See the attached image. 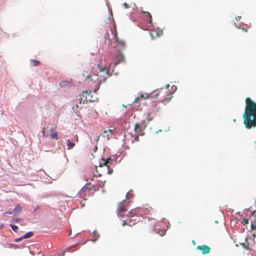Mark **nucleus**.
I'll return each mask as SVG.
<instances>
[{
  "label": "nucleus",
  "instance_id": "1a4fd4ad",
  "mask_svg": "<svg viewBox=\"0 0 256 256\" xmlns=\"http://www.w3.org/2000/svg\"><path fill=\"white\" fill-rule=\"evenodd\" d=\"M114 37L116 39V40L119 46H120L122 49H124L126 48V42L124 40L120 39L118 36V34L116 31V26H114Z\"/></svg>",
  "mask_w": 256,
  "mask_h": 256
},
{
  "label": "nucleus",
  "instance_id": "f8f14e48",
  "mask_svg": "<svg viewBox=\"0 0 256 256\" xmlns=\"http://www.w3.org/2000/svg\"><path fill=\"white\" fill-rule=\"evenodd\" d=\"M150 34L152 37L153 38L154 36L156 34V37H159L163 34V32L162 30L158 28L157 30H152L150 32Z\"/></svg>",
  "mask_w": 256,
  "mask_h": 256
},
{
  "label": "nucleus",
  "instance_id": "c9c22d12",
  "mask_svg": "<svg viewBox=\"0 0 256 256\" xmlns=\"http://www.w3.org/2000/svg\"><path fill=\"white\" fill-rule=\"evenodd\" d=\"M242 30L244 32H248V29L242 28Z\"/></svg>",
  "mask_w": 256,
  "mask_h": 256
},
{
  "label": "nucleus",
  "instance_id": "bb28decb",
  "mask_svg": "<svg viewBox=\"0 0 256 256\" xmlns=\"http://www.w3.org/2000/svg\"><path fill=\"white\" fill-rule=\"evenodd\" d=\"M42 135L45 136V137H48V134H46V132H45V130H44H44H43V132H42Z\"/></svg>",
  "mask_w": 256,
  "mask_h": 256
},
{
  "label": "nucleus",
  "instance_id": "5701e85b",
  "mask_svg": "<svg viewBox=\"0 0 256 256\" xmlns=\"http://www.w3.org/2000/svg\"><path fill=\"white\" fill-rule=\"evenodd\" d=\"M10 227L12 228V230L14 232H17V230H18V227L16 226H15L14 224H10Z\"/></svg>",
  "mask_w": 256,
  "mask_h": 256
},
{
  "label": "nucleus",
  "instance_id": "6e6552de",
  "mask_svg": "<svg viewBox=\"0 0 256 256\" xmlns=\"http://www.w3.org/2000/svg\"><path fill=\"white\" fill-rule=\"evenodd\" d=\"M124 61V56L121 53H120L116 55L112 58V62L114 66L118 65L120 62H123Z\"/></svg>",
  "mask_w": 256,
  "mask_h": 256
},
{
  "label": "nucleus",
  "instance_id": "a19ab883",
  "mask_svg": "<svg viewBox=\"0 0 256 256\" xmlns=\"http://www.w3.org/2000/svg\"><path fill=\"white\" fill-rule=\"evenodd\" d=\"M255 214L256 215V210L254 212V214Z\"/></svg>",
  "mask_w": 256,
  "mask_h": 256
},
{
  "label": "nucleus",
  "instance_id": "7c9ffc66",
  "mask_svg": "<svg viewBox=\"0 0 256 256\" xmlns=\"http://www.w3.org/2000/svg\"><path fill=\"white\" fill-rule=\"evenodd\" d=\"M134 140L136 141H138L139 140H138V135L136 136V137L134 138Z\"/></svg>",
  "mask_w": 256,
  "mask_h": 256
},
{
  "label": "nucleus",
  "instance_id": "37998d69",
  "mask_svg": "<svg viewBox=\"0 0 256 256\" xmlns=\"http://www.w3.org/2000/svg\"><path fill=\"white\" fill-rule=\"evenodd\" d=\"M107 138H108V139H110V137H109V136H108H108H107Z\"/></svg>",
  "mask_w": 256,
  "mask_h": 256
},
{
  "label": "nucleus",
  "instance_id": "0eeeda50",
  "mask_svg": "<svg viewBox=\"0 0 256 256\" xmlns=\"http://www.w3.org/2000/svg\"><path fill=\"white\" fill-rule=\"evenodd\" d=\"M78 136L76 135L74 136L72 140L68 139L66 140V146H68L67 149L70 150H72L75 146V142H78Z\"/></svg>",
  "mask_w": 256,
  "mask_h": 256
},
{
  "label": "nucleus",
  "instance_id": "9b49d317",
  "mask_svg": "<svg viewBox=\"0 0 256 256\" xmlns=\"http://www.w3.org/2000/svg\"><path fill=\"white\" fill-rule=\"evenodd\" d=\"M252 240L251 238H250V237L246 238L245 239L246 242L240 243V244L242 246L244 249L250 250V247L252 246L248 242L249 240Z\"/></svg>",
  "mask_w": 256,
  "mask_h": 256
},
{
  "label": "nucleus",
  "instance_id": "b1692460",
  "mask_svg": "<svg viewBox=\"0 0 256 256\" xmlns=\"http://www.w3.org/2000/svg\"><path fill=\"white\" fill-rule=\"evenodd\" d=\"M140 128V126L138 124H135L134 126V130L135 131H137Z\"/></svg>",
  "mask_w": 256,
  "mask_h": 256
},
{
  "label": "nucleus",
  "instance_id": "f03ea898",
  "mask_svg": "<svg viewBox=\"0 0 256 256\" xmlns=\"http://www.w3.org/2000/svg\"><path fill=\"white\" fill-rule=\"evenodd\" d=\"M242 117L244 124L247 129L256 127V101H252L248 97L246 98L245 111Z\"/></svg>",
  "mask_w": 256,
  "mask_h": 256
},
{
  "label": "nucleus",
  "instance_id": "ea45409f",
  "mask_svg": "<svg viewBox=\"0 0 256 256\" xmlns=\"http://www.w3.org/2000/svg\"><path fill=\"white\" fill-rule=\"evenodd\" d=\"M76 109H78V104H76Z\"/></svg>",
  "mask_w": 256,
  "mask_h": 256
},
{
  "label": "nucleus",
  "instance_id": "a211bd4d",
  "mask_svg": "<svg viewBox=\"0 0 256 256\" xmlns=\"http://www.w3.org/2000/svg\"><path fill=\"white\" fill-rule=\"evenodd\" d=\"M30 63L33 66H38L40 64V61L34 60H31Z\"/></svg>",
  "mask_w": 256,
  "mask_h": 256
},
{
  "label": "nucleus",
  "instance_id": "9d476101",
  "mask_svg": "<svg viewBox=\"0 0 256 256\" xmlns=\"http://www.w3.org/2000/svg\"><path fill=\"white\" fill-rule=\"evenodd\" d=\"M196 249L202 250V254H208L210 250V248L209 246L205 244H203L202 246H198L196 247Z\"/></svg>",
  "mask_w": 256,
  "mask_h": 256
},
{
  "label": "nucleus",
  "instance_id": "49530a36",
  "mask_svg": "<svg viewBox=\"0 0 256 256\" xmlns=\"http://www.w3.org/2000/svg\"><path fill=\"white\" fill-rule=\"evenodd\" d=\"M82 75H83V76L84 77V74H83Z\"/></svg>",
  "mask_w": 256,
  "mask_h": 256
},
{
  "label": "nucleus",
  "instance_id": "58836bf2",
  "mask_svg": "<svg viewBox=\"0 0 256 256\" xmlns=\"http://www.w3.org/2000/svg\"><path fill=\"white\" fill-rule=\"evenodd\" d=\"M55 129H56V128H50V131H51V132H52V130H55Z\"/></svg>",
  "mask_w": 256,
  "mask_h": 256
},
{
  "label": "nucleus",
  "instance_id": "4c0bfd02",
  "mask_svg": "<svg viewBox=\"0 0 256 256\" xmlns=\"http://www.w3.org/2000/svg\"><path fill=\"white\" fill-rule=\"evenodd\" d=\"M12 212H6V214H12Z\"/></svg>",
  "mask_w": 256,
  "mask_h": 256
},
{
  "label": "nucleus",
  "instance_id": "c85d7f7f",
  "mask_svg": "<svg viewBox=\"0 0 256 256\" xmlns=\"http://www.w3.org/2000/svg\"><path fill=\"white\" fill-rule=\"evenodd\" d=\"M23 238H23V236H22V238H18L16 239V242H20V241L21 240H22Z\"/></svg>",
  "mask_w": 256,
  "mask_h": 256
},
{
  "label": "nucleus",
  "instance_id": "e433bc0d",
  "mask_svg": "<svg viewBox=\"0 0 256 256\" xmlns=\"http://www.w3.org/2000/svg\"><path fill=\"white\" fill-rule=\"evenodd\" d=\"M98 236H97L94 240H92L93 242H95L96 240H97V238H98Z\"/></svg>",
  "mask_w": 256,
  "mask_h": 256
},
{
  "label": "nucleus",
  "instance_id": "ddd939ff",
  "mask_svg": "<svg viewBox=\"0 0 256 256\" xmlns=\"http://www.w3.org/2000/svg\"><path fill=\"white\" fill-rule=\"evenodd\" d=\"M110 158L105 160L104 158H102L101 160V162H100V166L102 167L104 166H107L108 168L109 167L108 164H110Z\"/></svg>",
  "mask_w": 256,
  "mask_h": 256
},
{
  "label": "nucleus",
  "instance_id": "7ed1b4c3",
  "mask_svg": "<svg viewBox=\"0 0 256 256\" xmlns=\"http://www.w3.org/2000/svg\"><path fill=\"white\" fill-rule=\"evenodd\" d=\"M153 211L152 208L148 204L143 206L142 208H136L130 211L126 216L132 217L135 215H142V214H148Z\"/></svg>",
  "mask_w": 256,
  "mask_h": 256
},
{
  "label": "nucleus",
  "instance_id": "20e7f679",
  "mask_svg": "<svg viewBox=\"0 0 256 256\" xmlns=\"http://www.w3.org/2000/svg\"><path fill=\"white\" fill-rule=\"evenodd\" d=\"M145 228L148 233H150L152 231H155L156 232L158 233L157 232L156 226L155 224L154 220H149L148 222L145 224Z\"/></svg>",
  "mask_w": 256,
  "mask_h": 256
},
{
  "label": "nucleus",
  "instance_id": "4468645a",
  "mask_svg": "<svg viewBox=\"0 0 256 256\" xmlns=\"http://www.w3.org/2000/svg\"><path fill=\"white\" fill-rule=\"evenodd\" d=\"M135 224V222H132V220L130 218H128L127 220H124L122 222V226H132L133 225Z\"/></svg>",
  "mask_w": 256,
  "mask_h": 256
},
{
  "label": "nucleus",
  "instance_id": "a878e982",
  "mask_svg": "<svg viewBox=\"0 0 256 256\" xmlns=\"http://www.w3.org/2000/svg\"><path fill=\"white\" fill-rule=\"evenodd\" d=\"M114 129H108V132H110L112 134H113V131L114 130ZM108 132V130H105L104 131V133H106Z\"/></svg>",
  "mask_w": 256,
  "mask_h": 256
},
{
  "label": "nucleus",
  "instance_id": "a18cd8bd",
  "mask_svg": "<svg viewBox=\"0 0 256 256\" xmlns=\"http://www.w3.org/2000/svg\"><path fill=\"white\" fill-rule=\"evenodd\" d=\"M163 233H164V231H162V234H160V235H162V234H163Z\"/></svg>",
  "mask_w": 256,
  "mask_h": 256
},
{
  "label": "nucleus",
  "instance_id": "473e14b6",
  "mask_svg": "<svg viewBox=\"0 0 256 256\" xmlns=\"http://www.w3.org/2000/svg\"><path fill=\"white\" fill-rule=\"evenodd\" d=\"M159 94H160V93H157V94H156V95H155L154 98H158V96Z\"/></svg>",
  "mask_w": 256,
  "mask_h": 256
},
{
  "label": "nucleus",
  "instance_id": "2f4dec72",
  "mask_svg": "<svg viewBox=\"0 0 256 256\" xmlns=\"http://www.w3.org/2000/svg\"><path fill=\"white\" fill-rule=\"evenodd\" d=\"M14 221L16 222H18L20 221V218H16L14 220Z\"/></svg>",
  "mask_w": 256,
  "mask_h": 256
},
{
  "label": "nucleus",
  "instance_id": "4be33fe9",
  "mask_svg": "<svg viewBox=\"0 0 256 256\" xmlns=\"http://www.w3.org/2000/svg\"><path fill=\"white\" fill-rule=\"evenodd\" d=\"M149 96H144V94H141L140 97H138L137 98H136L134 101V102H138L140 98H144V99H146Z\"/></svg>",
  "mask_w": 256,
  "mask_h": 256
},
{
  "label": "nucleus",
  "instance_id": "412c9836",
  "mask_svg": "<svg viewBox=\"0 0 256 256\" xmlns=\"http://www.w3.org/2000/svg\"><path fill=\"white\" fill-rule=\"evenodd\" d=\"M88 190V191L90 190V189L88 187H86V186H83L81 190H80V191L79 192V194L80 195V196H81L82 195V192L84 191V190Z\"/></svg>",
  "mask_w": 256,
  "mask_h": 256
},
{
  "label": "nucleus",
  "instance_id": "cd10ccee",
  "mask_svg": "<svg viewBox=\"0 0 256 256\" xmlns=\"http://www.w3.org/2000/svg\"><path fill=\"white\" fill-rule=\"evenodd\" d=\"M251 228L252 230H256V226L254 224H251Z\"/></svg>",
  "mask_w": 256,
  "mask_h": 256
},
{
  "label": "nucleus",
  "instance_id": "c756f323",
  "mask_svg": "<svg viewBox=\"0 0 256 256\" xmlns=\"http://www.w3.org/2000/svg\"><path fill=\"white\" fill-rule=\"evenodd\" d=\"M124 8H129V7H128V4H127L126 2H124Z\"/></svg>",
  "mask_w": 256,
  "mask_h": 256
},
{
  "label": "nucleus",
  "instance_id": "423d86ee",
  "mask_svg": "<svg viewBox=\"0 0 256 256\" xmlns=\"http://www.w3.org/2000/svg\"><path fill=\"white\" fill-rule=\"evenodd\" d=\"M126 200H123L120 202L118 205V214L120 216H124V212L126 210Z\"/></svg>",
  "mask_w": 256,
  "mask_h": 256
},
{
  "label": "nucleus",
  "instance_id": "39448f33",
  "mask_svg": "<svg viewBox=\"0 0 256 256\" xmlns=\"http://www.w3.org/2000/svg\"><path fill=\"white\" fill-rule=\"evenodd\" d=\"M91 91H85L82 92L80 98V103L82 102L83 104L86 103L87 102L93 101L91 98V96L90 95Z\"/></svg>",
  "mask_w": 256,
  "mask_h": 256
},
{
  "label": "nucleus",
  "instance_id": "c03bdc74",
  "mask_svg": "<svg viewBox=\"0 0 256 256\" xmlns=\"http://www.w3.org/2000/svg\"><path fill=\"white\" fill-rule=\"evenodd\" d=\"M252 236H253L254 237H256V234H254L252 235Z\"/></svg>",
  "mask_w": 256,
  "mask_h": 256
},
{
  "label": "nucleus",
  "instance_id": "6ab92c4d",
  "mask_svg": "<svg viewBox=\"0 0 256 256\" xmlns=\"http://www.w3.org/2000/svg\"><path fill=\"white\" fill-rule=\"evenodd\" d=\"M142 12L144 14H146V15L148 16V18H149V22H150V24H152V18L151 14L149 12H145V11H142Z\"/></svg>",
  "mask_w": 256,
  "mask_h": 256
},
{
  "label": "nucleus",
  "instance_id": "72a5a7b5",
  "mask_svg": "<svg viewBox=\"0 0 256 256\" xmlns=\"http://www.w3.org/2000/svg\"><path fill=\"white\" fill-rule=\"evenodd\" d=\"M3 227H4V224H0V229L2 228Z\"/></svg>",
  "mask_w": 256,
  "mask_h": 256
},
{
  "label": "nucleus",
  "instance_id": "f3484780",
  "mask_svg": "<svg viewBox=\"0 0 256 256\" xmlns=\"http://www.w3.org/2000/svg\"><path fill=\"white\" fill-rule=\"evenodd\" d=\"M50 137H51L52 138L54 139V140H56L58 139V134L57 132H52L50 134Z\"/></svg>",
  "mask_w": 256,
  "mask_h": 256
},
{
  "label": "nucleus",
  "instance_id": "f704fd0d",
  "mask_svg": "<svg viewBox=\"0 0 256 256\" xmlns=\"http://www.w3.org/2000/svg\"><path fill=\"white\" fill-rule=\"evenodd\" d=\"M244 222H245L244 224H248V220H244Z\"/></svg>",
  "mask_w": 256,
  "mask_h": 256
},
{
  "label": "nucleus",
  "instance_id": "dca6fc26",
  "mask_svg": "<svg viewBox=\"0 0 256 256\" xmlns=\"http://www.w3.org/2000/svg\"><path fill=\"white\" fill-rule=\"evenodd\" d=\"M22 207L20 204H17L14 208V212L16 214L19 213L22 210Z\"/></svg>",
  "mask_w": 256,
  "mask_h": 256
},
{
  "label": "nucleus",
  "instance_id": "aec40b11",
  "mask_svg": "<svg viewBox=\"0 0 256 256\" xmlns=\"http://www.w3.org/2000/svg\"><path fill=\"white\" fill-rule=\"evenodd\" d=\"M33 236V233L32 232H28L27 233H26L24 236H23V238H29L31 236Z\"/></svg>",
  "mask_w": 256,
  "mask_h": 256
},
{
  "label": "nucleus",
  "instance_id": "f257e3e1",
  "mask_svg": "<svg viewBox=\"0 0 256 256\" xmlns=\"http://www.w3.org/2000/svg\"><path fill=\"white\" fill-rule=\"evenodd\" d=\"M110 65L102 67L101 64H98L96 68H93L92 74L86 76V79L88 82H94L96 83V88L94 92L98 89L102 82H106V79L110 76L109 73Z\"/></svg>",
  "mask_w": 256,
  "mask_h": 256
},
{
  "label": "nucleus",
  "instance_id": "79ce46f5",
  "mask_svg": "<svg viewBox=\"0 0 256 256\" xmlns=\"http://www.w3.org/2000/svg\"><path fill=\"white\" fill-rule=\"evenodd\" d=\"M112 172V171L111 172H110V171L108 170V174H111Z\"/></svg>",
  "mask_w": 256,
  "mask_h": 256
},
{
  "label": "nucleus",
  "instance_id": "2eb2a0df",
  "mask_svg": "<svg viewBox=\"0 0 256 256\" xmlns=\"http://www.w3.org/2000/svg\"><path fill=\"white\" fill-rule=\"evenodd\" d=\"M172 98V94L170 93H169L168 94H166V100H163L162 102L164 104H166L168 102H169L170 100H171V98Z\"/></svg>",
  "mask_w": 256,
  "mask_h": 256
},
{
  "label": "nucleus",
  "instance_id": "393cba45",
  "mask_svg": "<svg viewBox=\"0 0 256 256\" xmlns=\"http://www.w3.org/2000/svg\"><path fill=\"white\" fill-rule=\"evenodd\" d=\"M133 197V194H130V193H127L126 194V198L128 200H129V199L130 198H132ZM128 202H129V200H128Z\"/></svg>",
  "mask_w": 256,
  "mask_h": 256
}]
</instances>
